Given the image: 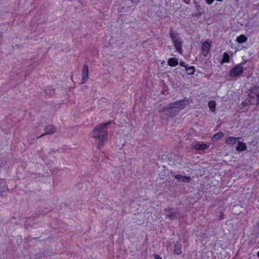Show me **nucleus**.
I'll return each instance as SVG.
<instances>
[{
	"instance_id": "11",
	"label": "nucleus",
	"mask_w": 259,
	"mask_h": 259,
	"mask_svg": "<svg viewBox=\"0 0 259 259\" xmlns=\"http://www.w3.org/2000/svg\"><path fill=\"white\" fill-rule=\"evenodd\" d=\"M210 48V44L207 41H205L202 45V55L203 56L206 57L209 52Z\"/></svg>"
},
{
	"instance_id": "12",
	"label": "nucleus",
	"mask_w": 259,
	"mask_h": 259,
	"mask_svg": "<svg viewBox=\"0 0 259 259\" xmlns=\"http://www.w3.org/2000/svg\"><path fill=\"white\" fill-rule=\"evenodd\" d=\"M240 138H235L234 137H228L226 139V143L228 145H234L238 142Z\"/></svg>"
},
{
	"instance_id": "16",
	"label": "nucleus",
	"mask_w": 259,
	"mask_h": 259,
	"mask_svg": "<svg viewBox=\"0 0 259 259\" xmlns=\"http://www.w3.org/2000/svg\"><path fill=\"white\" fill-rule=\"evenodd\" d=\"M230 56L229 54L227 52H225L223 55V58L220 62L221 64H223L225 63H229L230 62Z\"/></svg>"
},
{
	"instance_id": "8",
	"label": "nucleus",
	"mask_w": 259,
	"mask_h": 259,
	"mask_svg": "<svg viewBox=\"0 0 259 259\" xmlns=\"http://www.w3.org/2000/svg\"><path fill=\"white\" fill-rule=\"evenodd\" d=\"M89 79V68L87 64H84L82 70V83H84Z\"/></svg>"
},
{
	"instance_id": "10",
	"label": "nucleus",
	"mask_w": 259,
	"mask_h": 259,
	"mask_svg": "<svg viewBox=\"0 0 259 259\" xmlns=\"http://www.w3.org/2000/svg\"><path fill=\"white\" fill-rule=\"evenodd\" d=\"M175 179L178 181L183 183H190L192 181V178L190 176H182L180 174L176 175L175 177Z\"/></svg>"
},
{
	"instance_id": "15",
	"label": "nucleus",
	"mask_w": 259,
	"mask_h": 259,
	"mask_svg": "<svg viewBox=\"0 0 259 259\" xmlns=\"http://www.w3.org/2000/svg\"><path fill=\"white\" fill-rule=\"evenodd\" d=\"M167 64L171 67H175L178 65V60L176 58H170L167 61Z\"/></svg>"
},
{
	"instance_id": "24",
	"label": "nucleus",
	"mask_w": 259,
	"mask_h": 259,
	"mask_svg": "<svg viewBox=\"0 0 259 259\" xmlns=\"http://www.w3.org/2000/svg\"><path fill=\"white\" fill-rule=\"evenodd\" d=\"M153 257L154 259H162V257L159 255L155 253L153 254Z\"/></svg>"
},
{
	"instance_id": "5",
	"label": "nucleus",
	"mask_w": 259,
	"mask_h": 259,
	"mask_svg": "<svg viewBox=\"0 0 259 259\" xmlns=\"http://www.w3.org/2000/svg\"><path fill=\"white\" fill-rule=\"evenodd\" d=\"M241 64H237L230 70L229 76L232 78H235L242 75L244 72V68Z\"/></svg>"
},
{
	"instance_id": "14",
	"label": "nucleus",
	"mask_w": 259,
	"mask_h": 259,
	"mask_svg": "<svg viewBox=\"0 0 259 259\" xmlns=\"http://www.w3.org/2000/svg\"><path fill=\"white\" fill-rule=\"evenodd\" d=\"M247 146L245 143L240 142L239 140L237 142V146L236 147V149L238 152H242L246 149Z\"/></svg>"
},
{
	"instance_id": "33",
	"label": "nucleus",
	"mask_w": 259,
	"mask_h": 259,
	"mask_svg": "<svg viewBox=\"0 0 259 259\" xmlns=\"http://www.w3.org/2000/svg\"><path fill=\"white\" fill-rule=\"evenodd\" d=\"M194 2L195 4H196V0L194 1Z\"/></svg>"
},
{
	"instance_id": "31",
	"label": "nucleus",
	"mask_w": 259,
	"mask_h": 259,
	"mask_svg": "<svg viewBox=\"0 0 259 259\" xmlns=\"http://www.w3.org/2000/svg\"><path fill=\"white\" fill-rule=\"evenodd\" d=\"M2 195V192L0 190V196Z\"/></svg>"
},
{
	"instance_id": "13",
	"label": "nucleus",
	"mask_w": 259,
	"mask_h": 259,
	"mask_svg": "<svg viewBox=\"0 0 259 259\" xmlns=\"http://www.w3.org/2000/svg\"><path fill=\"white\" fill-rule=\"evenodd\" d=\"M182 245L181 244L177 242L174 246V254L176 255H180L182 253Z\"/></svg>"
},
{
	"instance_id": "28",
	"label": "nucleus",
	"mask_w": 259,
	"mask_h": 259,
	"mask_svg": "<svg viewBox=\"0 0 259 259\" xmlns=\"http://www.w3.org/2000/svg\"><path fill=\"white\" fill-rule=\"evenodd\" d=\"M183 1L186 4H189L190 3V0H183Z\"/></svg>"
},
{
	"instance_id": "20",
	"label": "nucleus",
	"mask_w": 259,
	"mask_h": 259,
	"mask_svg": "<svg viewBox=\"0 0 259 259\" xmlns=\"http://www.w3.org/2000/svg\"><path fill=\"white\" fill-rule=\"evenodd\" d=\"M195 71V67L193 66L187 67L185 68V71L187 72L189 75H193Z\"/></svg>"
},
{
	"instance_id": "22",
	"label": "nucleus",
	"mask_w": 259,
	"mask_h": 259,
	"mask_svg": "<svg viewBox=\"0 0 259 259\" xmlns=\"http://www.w3.org/2000/svg\"><path fill=\"white\" fill-rule=\"evenodd\" d=\"M201 15H202V13L201 12H197L196 13H193L192 14V17H200L201 16Z\"/></svg>"
},
{
	"instance_id": "19",
	"label": "nucleus",
	"mask_w": 259,
	"mask_h": 259,
	"mask_svg": "<svg viewBox=\"0 0 259 259\" xmlns=\"http://www.w3.org/2000/svg\"><path fill=\"white\" fill-rule=\"evenodd\" d=\"M224 136V134L222 132H219L218 133L215 134L213 135L211 138V140L213 141H218L221 138L223 137Z\"/></svg>"
},
{
	"instance_id": "21",
	"label": "nucleus",
	"mask_w": 259,
	"mask_h": 259,
	"mask_svg": "<svg viewBox=\"0 0 259 259\" xmlns=\"http://www.w3.org/2000/svg\"><path fill=\"white\" fill-rule=\"evenodd\" d=\"M251 102L252 101H251L250 99H249V100H245V101H243L242 102L241 105L244 107H246L249 105H253V104H251Z\"/></svg>"
},
{
	"instance_id": "26",
	"label": "nucleus",
	"mask_w": 259,
	"mask_h": 259,
	"mask_svg": "<svg viewBox=\"0 0 259 259\" xmlns=\"http://www.w3.org/2000/svg\"><path fill=\"white\" fill-rule=\"evenodd\" d=\"M205 1L206 3L209 5L212 4L214 1V0H205Z\"/></svg>"
},
{
	"instance_id": "27",
	"label": "nucleus",
	"mask_w": 259,
	"mask_h": 259,
	"mask_svg": "<svg viewBox=\"0 0 259 259\" xmlns=\"http://www.w3.org/2000/svg\"><path fill=\"white\" fill-rule=\"evenodd\" d=\"M180 65L182 67H184L185 68L187 67L188 65H185V62L181 61L180 63Z\"/></svg>"
},
{
	"instance_id": "6",
	"label": "nucleus",
	"mask_w": 259,
	"mask_h": 259,
	"mask_svg": "<svg viewBox=\"0 0 259 259\" xmlns=\"http://www.w3.org/2000/svg\"><path fill=\"white\" fill-rule=\"evenodd\" d=\"M45 133L39 136H36L37 139L43 137L46 135H53L56 132V127L53 124H49L45 127Z\"/></svg>"
},
{
	"instance_id": "7",
	"label": "nucleus",
	"mask_w": 259,
	"mask_h": 259,
	"mask_svg": "<svg viewBox=\"0 0 259 259\" xmlns=\"http://www.w3.org/2000/svg\"><path fill=\"white\" fill-rule=\"evenodd\" d=\"M173 208H168L164 209V211L167 213L166 218L170 220H176L179 215V212L177 211H174Z\"/></svg>"
},
{
	"instance_id": "9",
	"label": "nucleus",
	"mask_w": 259,
	"mask_h": 259,
	"mask_svg": "<svg viewBox=\"0 0 259 259\" xmlns=\"http://www.w3.org/2000/svg\"><path fill=\"white\" fill-rule=\"evenodd\" d=\"M209 145L206 143L201 142H197L195 144L192 145V147L198 151H203L208 148Z\"/></svg>"
},
{
	"instance_id": "18",
	"label": "nucleus",
	"mask_w": 259,
	"mask_h": 259,
	"mask_svg": "<svg viewBox=\"0 0 259 259\" xmlns=\"http://www.w3.org/2000/svg\"><path fill=\"white\" fill-rule=\"evenodd\" d=\"M208 106L210 110L212 112H214L215 110L216 103L214 101L211 100L209 101L208 103Z\"/></svg>"
},
{
	"instance_id": "25",
	"label": "nucleus",
	"mask_w": 259,
	"mask_h": 259,
	"mask_svg": "<svg viewBox=\"0 0 259 259\" xmlns=\"http://www.w3.org/2000/svg\"><path fill=\"white\" fill-rule=\"evenodd\" d=\"M224 214L223 212H221L220 215L219 217V219L220 220L222 221L224 219Z\"/></svg>"
},
{
	"instance_id": "17",
	"label": "nucleus",
	"mask_w": 259,
	"mask_h": 259,
	"mask_svg": "<svg viewBox=\"0 0 259 259\" xmlns=\"http://www.w3.org/2000/svg\"><path fill=\"white\" fill-rule=\"evenodd\" d=\"M247 40V36H245L243 34H241L239 36H238L236 38V41L239 44H242L246 42Z\"/></svg>"
},
{
	"instance_id": "4",
	"label": "nucleus",
	"mask_w": 259,
	"mask_h": 259,
	"mask_svg": "<svg viewBox=\"0 0 259 259\" xmlns=\"http://www.w3.org/2000/svg\"><path fill=\"white\" fill-rule=\"evenodd\" d=\"M169 36L171 38L172 42L174 43L176 51L179 54H182V42L180 37L177 36V34L175 33L172 27L170 28Z\"/></svg>"
},
{
	"instance_id": "23",
	"label": "nucleus",
	"mask_w": 259,
	"mask_h": 259,
	"mask_svg": "<svg viewBox=\"0 0 259 259\" xmlns=\"http://www.w3.org/2000/svg\"><path fill=\"white\" fill-rule=\"evenodd\" d=\"M49 211V210L46 211L43 209L41 212L38 213V215H45L47 214Z\"/></svg>"
},
{
	"instance_id": "3",
	"label": "nucleus",
	"mask_w": 259,
	"mask_h": 259,
	"mask_svg": "<svg viewBox=\"0 0 259 259\" xmlns=\"http://www.w3.org/2000/svg\"><path fill=\"white\" fill-rule=\"evenodd\" d=\"M248 97L253 105H259V86L254 85L249 90Z\"/></svg>"
},
{
	"instance_id": "29",
	"label": "nucleus",
	"mask_w": 259,
	"mask_h": 259,
	"mask_svg": "<svg viewBox=\"0 0 259 259\" xmlns=\"http://www.w3.org/2000/svg\"><path fill=\"white\" fill-rule=\"evenodd\" d=\"M196 10L198 11V12H200L199 11V10H200V6L199 5H197L196 4Z\"/></svg>"
},
{
	"instance_id": "32",
	"label": "nucleus",
	"mask_w": 259,
	"mask_h": 259,
	"mask_svg": "<svg viewBox=\"0 0 259 259\" xmlns=\"http://www.w3.org/2000/svg\"><path fill=\"white\" fill-rule=\"evenodd\" d=\"M33 239H37V238H35V237H34V238H33Z\"/></svg>"
},
{
	"instance_id": "30",
	"label": "nucleus",
	"mask_w": 259,
	"mask_h": 259,
	"mask_svg": "<svg viewBox=\"0 0 259 259\" xmlns=\"http://www.w3.org/2000/svg\"><path fill=\"white\" fill-rule=\"evenodd\" d=\"M257 255L258 257L259 258V251H258Z\"/></svg>"
},
{
	"instance_id": "2",
	"label": "nucleus",
	"mask_w": 259,
	"mask_h": 259,
	"mask_svg": "<svg viewBox=\"0 0 259 259\" xmlns=\"http://www.w3.org/2000/svg\"><path fill=\"white\" fill-rule=\"evenodd\" d=\"M111 121L103 122L97 125L92 133V137L94 138L97 148L99 149L105 144L106 138L107 137V128Z\"/></svg>"
},
{
	"instance_id": "1",
	"label": "nucleus",
	"mask_w": 259,
	"mask_h": 259,
	"mask_svg": "<svg viewBox=\"0 0 259 259\" xmlns=\"http://www.w3.org/2000/svg\"><path fill=\"white\" fill-rule=\"evenodd\" d=\"M189 103L188 99L185 98L176 102L170 103L166 106L160 108L159 112L161 113L160 118L167 119L168 117H174L180 111L184 109Z\"/></svg>"
}]
</instances>
